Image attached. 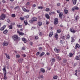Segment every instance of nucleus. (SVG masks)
Segmentation results:
<instances>
[{"mask_svg":"<svg viewBox=\"0 0 80 80\" xmlns=\"http://www.w3.org/2000/svg\"><path fill=\"white\" fill-rule=\"evenodd\" d=\"M58 18H55L54 19V25H57V24H58Z\"/></svg>","mask_w":80,"mask_h":80,"instance_id":"6","label":"nucleus"},{"mask_svg":"<svg viewBox=\"0 0 80 80\" xmlns=\"http://www.w3.org/2000/svg\"><path fill=\"white\" fill-rule=\"evenodd\" d=\"M52 62H55V59L54 58H52Z\"/></svg>","mask_w":80,"mask_h":80,"instance_id":"55","label":"nucleus"},{"mask_svg":"<svg viewBox=\"0 0 80 80\" xmlns=\"http://www.w3.org/2000/svg\"><path fill=\"white\" fill-rule=\"evenodd\" d=\"M77 72H78V71L77 70H76L75 71V75L76 76H77Z\"/></svg>","mask_w":80,"mask_h":80,"instance_id":"41","label":"nucleus"},{"mask_svg":"<svg viewBox=\"0 0 80 80\" xmlns=\"http://www.w3.org/2000/svg\"><path fill=\"white\" fill-rule=\"evenodd\" d=\"M54 51L57 53H59L60 50V49H58L57 48H54Z\"/></svg>","mask_w":80,"mask_h":80,"instance_id":"8","label":"nucleus"},{"mask_svg":"<svg viewBox=\"0 0 80 80\" xmlns=\"http://www.w3.org/2000/svg\"><path fill=\"white\" fill-rule=\"evenodd\" d=\"M38 20V18L36 17H34L32 18L31 20L29 21V22L31 23H33L34 22H37Z\"/></svg>","mask_w":80,"mask_h":80,"instance_id":"1","label":"nucleus"},{"mask_svg":"<svg viewBox=\"0 0 80 80\" xmlns=\"http://www.w3.org/2000/svg\"><path fill=\"white\" fill-rule=\"evenodd\" d=\"M65 37L64 36H61V38L64 40H65Z\"/></svg>","mask_w":80,"mask_h":80,"instance_id":"44","label":"nucleus"},{"mask_svg":"<svg viewBox=\"0 0 80 80\" xmlns=\"http://www.w3.org/2000/svg\"><path fill=\"white\" fill-rule=\"evenodd\" d=\"M12 17H15V14H12Z\"/></svg>","mask_w":80,"mask_h":80,"instance_id":"50","label":"nucleus"},{"mask_svg":"<svg viewBox=\"0 0 80 80\" xmlns=\"http://www.w3.org/2000/svg\"><path fill=\"white\" fill-rule=\"evenodd\" d=\"M23 59H19L18 60V62H19V63H22V62H23Z\"/></svg>","mask_w":80,"mask_h":80,"instance_id":"24","label":"nucleus"},{"mask_svg":"<svg viewBox=\"0 0 80 80\" xmlns=\"http://www.w3.org/2000/svg\"><path fill=\"white\" fill-rule=\"evenodd\" d=\"M21 20H24V18L23 17H21L20 18Z\"/></svg>","mask_w":80,"mask_h":80,"instance_id":"42","label":"nucleus"},{"mask_svg":"<svg viewBox=\"0 0 80 80\" xmlns=\"http://www.w3.org/2000/svg\"><path fill=\"white\" fill-rule=\"evenodd\" d=\"M8 28L9 29H12L13 28V26L12 25H8Z\"/></svg>","mask_w":80,"mask_h":80,"instance_id":"26","label":"nucleus"},{"mask_svg":"<svg viewBox=\"0 0 80 80\" xmlns=\"http://www.w3.org/2000/svg\"><path fill=\"white\" fill-rule=\"evenodd\" d=\"M38 24L39 27H40L42 25V22L40 21L38 22Z\"/></svg>","mask_w":80,"mask_h":80,"instance_id":"16","label":"nucleus"},{"mask_svg":"<svg viewBox=\"0 0 80 80\" xmlns=\"http://www.w3.org/2000/svg\"><path fill=\"white\" fill-rule=\"evenodd\" d=\"M47 55H50V53H49L48 52H47Z\"/></svg>","mask_w":80,"mask_h":80,"instance_id":"63","label":"nucleus"},{"mask_svg":"<svg viewBox=\"0 0 80 80\" xmlns=\"http://www.w3.org/2000/svg\"><path fill=\"white\" fill-rule=\"evenodd\" d=\"M29 43L30 45H31V46H32V45H33V42H30Z\"/></svg>","mask_w":80,"mask_h":80,"instance_id":"48","label":"nucleus"},{"mask_svg":"<svg viewBox=\"0 0 80 80\" xmlns=\"http://www.w3.org/2000/svg\"><path fill=\"white\" fill-rule=\"evenodd\" d=\"M39 35L41 36L43 35V33L42 32H39Z\"/></svg>","mask_w":80,"mask_h":80,"instance_id":"47","label":"nucleus"},{"mask_svg":"<svg viewBox=\"0 0 80 80\" xmlns=\"http://www.w3.org/2000/svg\"><path fill=\"white\" fill-rule=\"evenodd\" d=\"M24 22L25 25H27L28 24V22H27V20L24 21Z\"/></svg>","mask_w":80,"mask_h":80,"instance_id":"31","label":"nucleus"},{"mask_svg":"<svg viewBox=\"0 0 80 80\" xmlns=\"http://www.w3.org/2000/svg\"><path fill=\"white\" fill-rule=\"evenodd\" d=\"M40 54V52H38L36 53V55L38 56V55H39V54Z\"/></svg>","mask_w":80,"mask_h":80,"instance_id":"52","label":"nucleus"},{"mask_svg":"<svg viewBox=\"0 0 80 80\" xmlns=\"http://www.w3.org/2000/svg\"><path fill=\"white\" fill-rule=\"evenodd\" d=\"M8 30L7 29H6L3 31V33L4 34H6L8 33Z\"/></svg>","mask_w":80,"mask_h":80,"instance_id":"20","label":"nucleus"},{"mask_svg":"<svg viewBox=\"0 0 80 80\" xmlns=\"http://www.w3.org/2000/svg\"><path fill=\"white\" fill-rule=\"evenodd\" d=\"M35 39H36V40H38V36H36L35 37Z\"/></svg>","mask_w":80,"mask_h":80,"instance_id":"54","label":"nucleus"},{"mask_svg":"<svg viewBox=\"0 0 80 80\" xmlns=\"http://www.w3.org/2000/svg\"><path fill=\"white\" fill-rule=\"evenodd\" d=\"M57 12L58 13H60V10H57Z\"/></svg>","mask_w":80,"mask_h":80,"instance_id":"46","label":"nucleus"},{"mask_svg":"<svg viewBox=\"0 0 80 80\" xmlns=\"http://www.w3.org/2000/svg\"><path fill=\"white\" fill-rule=\"evenodd\" d=\"M57 59H58V60H61V58L60 57L57 56Z\"/></svg>","mask_w":80,"mask_h":80,"instance_id":"40","label":"nucleus"},{"mask_svg":"<svg viewBox=\"0 0 80 80\" xmlns=\"http://www.w3.org/2000/svg\"><path fill=\"white\" fill-rule=\"evenodd\" d=\"M22 50H25V47H23L22 48Z\"/></svg>","mask_w":80,"mask_h":80,"instance_id":"57","label":"nucleus"},{"mask_svg":"<svg viewBox=\"0 0 80 80\" xmlns=\"http://www.w3.org/2000/svg\"><path fill=\"white\" fill-rule=\"evenodd\" d=\"M13 40L15 42H17L18 40V36L17 35H15L13 36L12 37Z\"/></svg>","mask_w":80,"mask_h":80,"instance_id":"2","label":"nucleus"},{"mask_svg":"<svg viewBox=\"0 0 80 80\" xmlns=\"http://www.w3.org/2000/svg\"><path fill=\"white\" fill-rule=\"evenodd\" d=\"M40 70H41V72H42V73H45V70L43 68H41L40 69Z\"/></svg>","mask_w":80,"mask_h":80,"instance_id":"22","label":"nucleus"},{"mask_svg":"<svg viewBox=\"0 0 80 80\" xmlns=\"http://www.w3.org/2000/svg\"><path fill=\"white\" fill-rule=\"evenodd\" d=\"M70 35H67V38H68V39H69V38H70Z\"/></svg>","mask_w":80,"mask_h":80,"instance_id":"51","label":"nucleus"},{"mask_svg":"<svg viewBox=\"0 0 80 80\" xmlns=\"http://www.w3.org/2000/svg\"><path fill=\"white\" fill-rule=\"evenodd\" d=\"M36 7V5L34 4L32 5V8H33V7Z\"/></svg>","mask_w":80,"mask_h":80,"instance_id":"53","label":"nucleus"},{"mask_svg":"<svg viewBox=\"0 0 80 80\" xmlns=\"http://www.w3.org/2000/svg\"><path fill=\"white\" fill-rule=\"evenodd\" d=\"M57 33H61V30H60V29H58L57 30Z\"/></svg>","mask_w":80,"mask_h":80,"instance_id":"33","label":"nucleus"},{"mask_svg":"<svg viewBox=\"0 0 80 80\" xmlns=\"http://www.w3.org/2000/svg\"><path fill=\"white\" fill-rule=\"evenodd\" d=\"M5 18V15L4 14H2L0 16V19L2 20H4Z\"/></svg>","mask_w":80,"mask_h":80,"instance_id":"4","label":"nucleus"},{"mask_svg":"<svg viewBox=\"0 0 80 80\" xmlns=\"http://www.w3.org/2000/svg\"><path fill=\"white\" fill-rule=\"evenodd\" d=\"M73 55V54H72V53H69V56L70 57H72Z\"/></svg>","mask_w":80,"mask_h":80,"instance_id":"29","label":"nucleus"},{"mask_svg":"<svg viewBox=\"0 0 80 80\" xmlns=\"http://www.w3.org/2000/svg\"><path fill=\"white\" fill-rule=\"evenodd\" d=\"M58 35L57 33H56L55 35V37L56 39H58Z\"/></svg>","mask_w":80,"mask_h":80,"instance_id":"23","label":"nucleus"},{"mask_svg":"<svg viewBox=\"0 0 80 80\" xmlns=\"http://www.w3.org/2000/svg\"><path fill=\"white\" fill-rule=\"evenodd\" d=\"M22 40L23 41L24 43H27V40L26 39L24 38H22Z\"/></svg>","mask_w":80,"mask_h":80,"instance_id":"15","label":"nucleus"},{"mask_svg":"<svg viewBox=\"0 0 80 80\" xmlns=\"http://www.w3.org/2000/svg\"><path fill=\"white\" fill-rule=\"evenodd\" d=\"M45 17L47 19H49L50 18V16H49V15L48 14H46L45 15Z\"/></svg>","mask_w":80,"mask_h":80,"instance_id":"14","label":"nucleus"},{"mask_svg":"<svg viewBox=\"0 0 80 80\" xmlns=\"http://www.w3.org/2000/svg\"><path fill=\"white\" fill-rule=\"evenodd\" d=\"M46 24L48 25L50 23V22L47 21V20L46 21Z\"/></svg>","mask_w":80,"mask_h":80,"instance_id":"45","label":"nucleus"},{"mask_svg":"<svg viewBox=\"0 0 80 80\" xmlns=\"http://www.w3.org/2000/svg\"><path fill=\"white\" fill-rule=\"evenodd\" d=\"M79 47H80V45L78 44H76L75 47V49H77V48H79Z\"/></svg>","mask_w":80,"mask_h":80,"instance_id":"19","label":"nucleus"},{"mask_svg":"<svg viewBox=\"0 0 80 80\" xmlns=\"http://www.w3.org/2000/svg\"><path fill=\"white\" fill-rule=\"evenodd\" d=\"M63 63H67V59H64L63 61Z\"/></svg>","mask_w":80,"mask_h":80,"instance_id":"38","label":"nucleus"},{"mask_svg":"<svg viewBox=\"0 0 80 80\" xmlns=\"http://www.w3.org/2000/svg\"><path fill=\"white\" fill-rule=\"evenodd\" d=\"M75 8V10H78V7H76V8Z\"/></svg>","mask_w":80,"mask_h":80,"instance_id":"56","label":"nucleus"},{"mask_svg":"<svg viewBox=\"0 0 80 80\" xmlns=\"http://www.w3.org/2000/svg\"><path fill=\"white\" fill-rule=\"evenodd\" d=\"M29 2H27L26 4V5H29Z\"/></svg>","mask_w":80,"mask_h":80,"instance_id":"58","label":"nucleus"},{"mask_svg":"<svg viewBox=\"0 0 80 80\" xmlns=\"http://www.w3.org/2000/svg\"><path fill=\"white\" fill-rule=\"evenodd\" d=\"M57 78H58V76H57V75H55L53 77V79H54L55 80L57 79Z\"/></svg>","mask_w":80,"mask_h":80,"instance_id":"28","label":"nucleus"},{"mask_svg":"<svg viewBox=\"0 0 80 80\" xmlns=\"http://www.w3.org/2000/svg\"><path fill=\"white\" fill-rule=\"evenodd\" d=\"M45 55V52H43L42 53H41L40 55H39V57H42L43 55Z\"/></svg>","mask_w":80,"mask_h":80,"instance_id":"25","label":"nucleus"},{"mask_svg":"<svg viewBox=\"0 0 80 80\" xmlns=\"http://www.w3.org/2000/svg\"><path fill=\"white\" fill-rule=\"evenodd\" d=\"M58 6H60V3H58L57 4Z\"/></svg>","mask_w":80,"mask_h":80,"instance_id":"62","label":"nucleus"},{"mask_svg":"<svg viewBox=\"0 0 80 80\" xmlns=\"http://www.w3.org/2000/svg\"><path fill=\"white\" fill-rule=\"evenodd\" d=\"M79 18L80 17H79V16L77 15L75 18V20L77 22V21H78V20H79Z\"/></svg>","mask_w":80,"mask_h":80,"instance_id":"13","label":"nucleus"},{"mask_svg":"<svg viewBox=\"0 0 80 80\" xmlns=\"http://www.w3.org/2000/svg\"><path fill=\"white\" fill-rule=\"evenodd\" d=\"M7 27V26L6 25H4L0 29V30L1 31H3V30H4V29L5 28H6V27Z\"/></svg>","mask_w":80,"mask_h":80,"instance_id":"11","label":"nucleus"},{"mask_svg":"<svg viewBox=\"0 0 80 80\" xmlns=\"http://www.w3.org/2000/svg\"><path fill=\"white\" fill-rule=\"evenodd\" d=\"M20 55L19 54H18L17 55H16V58H20Z\"/></svg>","mask_w":80,"mask_h":80,"instance_id":"43","label":"nucleus"},{"mask_svg":"<svg viewBox=\"0 0 80 80\" xmlns=\"http://www.w3.org/2000/svg\"><path fill=\"white\" fill-rule=\"evenodd\" d=\"M22 9L23 11H24V12H29V10L26 9L25 8L22 7Z\"/></svg>","mask_w":80,"mask_h":80,"instance_id":"9","label":"nucleus"},{"mask_svg":"<svg viewBox=\"0 0 80 80\" xmlns=\"http://www.w3.org/2000/svg\"><path fill=\"white\" fill-rule=\"evenodd\" d=\"M38 8L40 10H42V9H43V6H39L38 7Z\"/></svg>","mask_w":80,"mask_h":80,"instance_id":"21","label":"nucleus"},{"mask_svg":"<svg viewBox=\"0 0 80 80\" xmlns=\"http://www.w3.org/2000/svg\"><path fill=\"white\" fill-rule=\"evenodd\" d=\"M7 22H8V23H10V21L9 19H7Z\"/></svg>","mask_w":80,"mask_h":80,"instance_id":"49","label":"nucleus"},{"mask_svg":"<svg viewBox=\"0 0 80 80\" xmlns=\"http://www.w3.org/2000/svg\"><path fill=\"white\" fill-rule=\"evenodd\" d=\"M52 35H53V32H50L49 35V37H52Z\"/></svg>","mask_w":80,"mask_h":80,"instance_id":"27","label":"nucleus"},{"mask_svg":"<svg viewBox=\"0 0 80 80\" xmlns=\"http://www.w3.org/2000/svg\"><path fill=\"white\" fill-rule=\"evenodd\" d=\"M18 8H19V6H16L14 8L15 10H17V9H18Z\"/></svg>","mask_w":80,"mask_h":80,"instance_id":"39","label":"nucleus"},{"mask_svg":"<svg viewBox=\"0 0 80 80\" xmlns=\"http://www.w3.org/2000/svg\"><path fill=\"white\" fill-rule=\"evenodd\" d=\"M2 70L3 71V73L4 75V80H7V70L5 69V68H2Z\"/></svg>","mask_w":80,"mask_h":80,"instance_id":"3","label":"nucleus"},{"mask_svg":"<svg viewBox=\"0 0 80 80\" xmlns=\"http://www.w3.org/2000/svg\"><path fill=\"white\" fill-rule=\"evenodd\" d=\"M63 13L62 12H61L59 14V17L61 19L62 18V17H63Z\"/></svg>","mask_w":80,"mask_h":80,"instance_id":"10","label":"nucleus"},{"mask_svg":"<svg viewBox=\"0 0 80 80\" xmlns=\"http://www.w3.org/2000/svg\"><path fill=\"white\" fill-rule=\"evenodd\" d=\"M6 56V58L8 59H10V57L9 56L8 54H5Z\"/></svg>","mask_w":80,"mask_h":80,"instance_id":"18","label":"nucleus"},{"mask_svg":"<svg viewBox=\"0 0 80 80\" xmlns=\"http://www.w3.org/2000/svg\"><path fill=\"white\" fill-rule=\"evenodd\" d=\"M60 43H63V42H62V40H61L60 41Z\"/></svg>","mask_w":80,"mask_h":80,"instance_id":"64","label":"nucleus"},{"mask_svg":"<svg viewBox=\"0 0 80 80\" xmlns=\"http://www.w3.org/2000/svg\"><path fill=\"white\" fill-rule=\"evenodd\" d=\"M64 12H65V13L66 14H67V13H68V10H64Z\"/></svg>","mask_w":80,"mask_h":80,"instance_id":"37","label":"nucleus"},{"mask_svg":"<svg viewBox=\"0 0 80 80\" xmlns=\"http://www.w3.org/2000/svg\"><path fill=\"white\" fill-rule=\"evenodd\" d=\"M8 42L4 41L3 43V46H7V45H8Z\"/></svg>","mask_w":80,"mask_h":80,"instance_id":"12","label":"nucleus"},{"mask_svg":"<svg viewBox=\"0 0 80 80\" xmlns=\"http://www.w3.org/2000/svg\"><path fill=\"white\" fill-rule=\"evenodd\" d=\"M17 33H18L19 35H21V36H23V35H24V33L19 31H17Z\"/></svg>","mask_w":80,"mask_h":80,"instance_id":"7","label":"nucleus"},{"mask_svg":"<svg viewBox=\"0 0 80 80\" xmlns=\"http://www.w3.org/2000/svg\"><path fill=\"white\" fill-rule=\"evenodd\" d=\"M70 31L72 33H75V32H76V31L73 28H71L70 29Z\"/></svg>","mask_w":80,"mask_h":80,"instance_id":"5","label":"nucleus"},{"mask_svg":"<svg viewBox=\"0 0 80 80\" xmlns=\"http://www.w3.org/2000/svg\"><path fill=\"white\" fill-rule=\"evenodd\" d=\"M72 11H74L75 9V8H72Z\"/></svg>","mask_w":80,"mask_h":80,"instance_id":"61","label":"nucleus"},{"mask_svg":"<svg viewBox=\"0 0 80 80\" xmlns=\"http://www.w3.org/2000/svg\"><path fill=\"white\" fill-rule=\"evenodd\" d=\"M17 27H18V28H22V25H17Z\"/></svg>","mask_w":80,"mask_h":80,"instance_id":"32","label":"nucleus"},{"mask_svg":"<svg viewBox=\"0 0 80 80\" xmlns=\"http://www.w3.org/2000/svg\"><path fill=\"white\" fill-rule=\"evenodd\" d=\"M52 12H49V15H52Z\"/></svg>","mask_w":80,"mask_h":80,"instance_id":"60","label":"nucleus"},{"mask_svg":"<svg viewBox=\"0 0 80 80\" xmlns=\"http://www.w3.org/2000/svg\"><path fill=\"white\" fill-rule=\"evenodd\" d=\"M76 59L77 60H79L80 59V58L78 56H77L76 57Z\"/></svg>","mask_w":80,"mask_h":80,"instance_id":"35","label":"nucleus"},{"mask_svg":"<svg viewBox=\"0 0 80 80\" xmlns=\"http://www.w3.org/2000/svg\"><path fill=\"white\" fill-rule=\"evenodd\" d=\"M72 1L73 3V4L74 5H76V3H77V0H72Z\"/></svg>","mask_w":80,"mask_h":80,"instance_id":"17","label":"nucleus"},{"mask_svg":"<svg viewBox=\"0 0 80 80\" xmlns=\"http://www.w3.org/2000/svg\"><path fill=\"white\" fill-rule=\"evenodd\" d=\"M50 11V8H47L46 9V12H49Z\"/></svg>","mask_w":80,"mask_h":80,"instance_id":"36","label":"nucleus"},{"mask_svg":"<svg viewBox=\"0 0 80 80\" xmlns=\"http://www.w3.org/2000/svg\"><path fill=\"white\" fill-rule=\"evenodd\" d=\"M72 41L71 42H75V40H74V38L73 37H72L71 38Z\"/></svg>","mask_w":80,"mask_h":80,"instance_id":"30","label":"nucleus"},{"mask_svg":"<svg viewBox=\"0 0 80 80\" xmlns=\"http://www.w3.org/2000/svg\"><path fill=\"white\" fill-rule=\"evenodd\" d=\"M3 12H4V13H5V12H6V10L5 9H4L3 10Z\"/></svg>","mask_w":80,"mask_h":80,"instance_id":"59","label":"nucleus"},{"mask_svg":"<svg viewBox=\"0 0 80 80\" xmlns=\"http://www.w3.org/2000/svg\"><path fill=\"white\" fill-rule=\"evenodd\" d=\"M29 17H30V16L28 15L24 17L25 18H29Z\"/></svg>","mask_w":80,"mask_h":80,"instance_id":"34","label":"nucleus"}]
</instances>
